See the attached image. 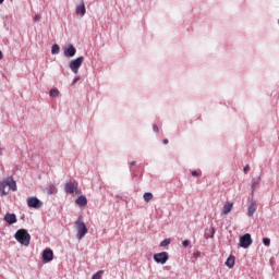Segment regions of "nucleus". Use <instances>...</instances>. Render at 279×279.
<instances>
[{"label": "nucleus", "mask_w": 279, "mask_h": 279, "mask_svg": "<svg viewBox=\"0 0 279 279\" xmlns=\"http://www.w3.org/2000/svg\"><path fill=\"white\" fill-rule=\"evenodd\" d=\"M75 204L77 206H81V208H84V206L88 204V199H86V196L81 195L76 198Z\"/></svg>", "instance_id": "15"}, {"label": "nucleus", "mask_w": 279, "mask_h": 279, "mask_svg": "<svg viewBox=\"0 0 279 279\" xmlns=\"http://www.w3.org/2000/svg\"><path fill=\"white\" fill-rule=\"evenodd\" d=\"M53 193H58V189H56V185H50L48 187V194L53 195Z\"/></svg>", "instance_id": "21"}, {"label": "nucleus", "mask_w": 279, "mask_h": 279, "mask_svg": "<svg viewBox=\"0 0 279 279\" xmlns=\"http://www.w3.org/2000/svg\"><path fill=\"white\" fill-rule=\"evenodd\" d=\"M77 53V50L73 47V45H70L65 50H64V56L66 58H73Z\"/></svg>", "instance_id": "10"}, {"label": "nucleus", "mask_w": 279, "mask_h": 279, "mask_svg": "<svg viewBox=\"0 0 279 279\" xmlns=\"http://www.w3.org/2000/svg\"><path fill=\"white\" fill-rule=\"evenodd\" d=\"M192 175L194 178H199V175H202L199 172H197L196 170L192 171Z\"/></svg>", "instance_id": "24"}, {"label": "nucleus", "mask_w": 279, "mask_h": 279, "mask_svg": "<svg viewBox=\"0 0 279 279\" xmlns=\"http://www.w3.org/2000/svg\"><path fill=\"white\" fill-rule=\"evenodd\" d=\"M189 245H191L189 240L183 241V247H189Z\"/></svg>", "instance_id": "26"}, {"label": "nucleus", "mask_w": 279, "mask_h": 279, "mask_svg": "<svg viewBox=\"0 0 279 279\" xmlns=\"http://www.w3.org/2000/svg\"><path fill=\"white\" fill-rule=\"evenodd\" d=\"M234 263H235V257L234 255H230L227 260H226V265L229 267V269H232L234 267Z\"/></svg>", "instance_id": "16"}, {"label": "nucleus", "mask_w": 279, "mask_h": 279, "mask_svg": "<svg viewBox=\"0 0 279 279\" xmlns=\"http://www.w3.org/2000/svg\"><path fill=\"white\" fill-rule=\"evenodd\" d=\"M153 131L156 132V134H158V132H160V130L158 129V125H156V124L153 125Z\"/></svg>", "instance_id": "25"}, {"label": "nucleus", "mask_w": 279, "mask_h": 279, "mask_svg": "<svg viewBox=\"0 0 279 279\" xmlns=\"http://www.w3.org/2000/svg\"><path fill=\"white\" fill-rule=\"evenodd\" d=\"M153 199H154V194H151L150 192L144 193V201H145L146 203H149V202L153 201Z\"/></svg>", "instance_id": "17"}, {"label": "nucleus", "mask_w": 279, "mask_h": 279, "mask_svg": "<svg viewBox=\"0 0 279 279\" xmlns=\"http://www.w3.org/2000/svg\"><path fill=\"white\" fill-rule=\"evenodd\" d=\"M233 207H234V203L228 202L227 204L223 205L221 215L223 216L230 215V213H232Z\"/></svg>", "instance_id": "9"}, {"label": "nucleus", "mask_w": 279, "mask_h": 279, "mask_svg": "<svg viewBox=\"0 0 279 279\" xmlns=\"http://www.w3.org/2000/svg\"><path fill=\"white\" fill-rule=\"evenodd\" d=\"M247 171H250V165H246V166L244 167V173H247Z\"/></svg>", "instance_id": "29"}, {"label": "nucleus", "mask_w": 279, "mask_h": 279, "mask_svg": "<svg viewBox=\"0 0 279 279\" xmlns=\"http://www.w3.org/2000/svg\"><path fill=\"white\" fill-rule=\"evenodd\" d=\"M0 60H3V52L0 50Z\"/></svg>", "instance_id": "32"}, {"label": "nucleus", "mask_w": 279, "mask_h": 279, "mask_svg": "<svg viewBox=\"0 0 279 279\" xmlns=\"http://www.w3.org/2000/svg\"><path fill=\"white\" fill-rule=\"evenodd\" d=\"M40 19H41L40 14H36L34 17V21L38 22V21H40Z\"/></svg>", "instance_id": "28"}, {"label": "nucleus", "mask_w": 279, "mask_h": 279, "mask_svg": "<svg viewBox=\"0 0 279 279\" xmlns=\"http://www.w3.org/2000/svg\"><path fill=\"white\" fill-rule=\"evenodd\" d=\"M257 209H258V205H256V202H252L247 208L248 217H254V213H256Z\"/></svg>", "instance_id": "12"}, {"label": "nucleus", "mask_w": 279, "mask_h": 279, "mask_svg": "<svg viewBox=\"0 0 279 279\" xmlns=\"http://www.w3.org/2000/svg\"><path fill=\"white\" fill-rule=\"evenodd\" d=\"M10 191H17L16 181H14L12 177H9L0 182V193H2V195H8Z\"/></svg>", "instance_id": "1"}, {"label": "nucleus", "mask_w": 279, "mask_h": 279, "mask_svg": "<svg viewBox=\"0 0 279 279\" xmlns=\"http://www.w3.org/2000/svg\"><path fill=\"white\" fill-rule=\"evenodd\" d=\"M239 245H240V247L247 250V247H250V245H252V235L250 233L242 235L240 238Z\"/></svg>", "instance_id": "6"}, {"label": "nucleus", "mask_w": 279, "mask_h": 279, "mask_svg": "<svg viewBox=\"0 0 279 279\" xmlns=\"http://www.w3.org/2000/svg\"><path fill=\"white\" fill-rule=\"evenodd\" d=\"M102 276H104V270H99L92 276V279H101Z\"/></svg>", "instance_id": "20"}, {"label": "nucleus", "mask_w": 279, "mask_h": 279, "mask_svg": "<svg viewBox=\"0 0 279 279\" xmlns=\"http://www.w3.org/2000/svg\"><path fill=\"white\" fill-rule=\"evenodd\" d=\"M263 243L266 245V247H269V245H271V240L269 238H264Z\"/></svg>", "instance_id": "23"}, {"label": "nucleus", "mask_w": 279, "mask_h": 279, "mask_svg": "<svg viewBox=\"0 0 279 279\" xmlns=\"http://www.w3.org/2000/svg\"><path fill=\"white\" fill-rule=\"evenodd\" d=\"M75 228L77 230L76 236L78 240L84 239V236H86V234H88V228H86V225L81 219H78L75 222Z\"/></svg>", "instance_id": "3"}, {"label": "nucleus", "mask_w": 279, "mask_h": 279, "mask_svg": "<svg viewBox=\"0 0 279 279\" xmlns=\"http://www.w3.org/2000/svg\"><path fill=\"white\" fill-rule=\"evenodd\" d=\"M15 240L17 243H21V245H25V247H27L32 241V235H29L26 229H20L15 233Z\"/></svg>", "instance_id": "2"}, {"label": "nucleus", "mask_w": 279, "mask_h": 279, "mask_svg": "<svg viewBox=\"0 0 279 279\" xmlns=\"http://www.w3.org/2000/svg\"><path fill=\"white\" fill-rule=\"evenodd\" d=\"M154 260H155V263H158L159 265H165L167 263V260H169V253H167V252L156 253L154 255Z\"/></svg>", "instance_id": "5"}, {"label": "nucleus", "mask_w": 279, "mask_h": 279, "mask_svg": "<svg viewBox=\"0 0 279 279\" xmlns=\"http://www.w3.org/2000/svg\"><path fill=\"white\" fill-rule=\"evenodd\" d=\"M4 221L12 226L13 223H16V215L14 214H7L4 216Z\"/></svg>", "instance_id": "14"}, {"label": "nucleus", "mask_w": 279, "mask_h": 279, "mask_svg": "<svg viewBox=\"0 0 279 279\" xmlns=\"http://www.w3.org/2000/svg\"><path fill=\"white\" fill-rule=\"evenodd\" d=\"M132 167H136V161L131 162Z\"/></svg>", "instance_id": "33"}, {"label": "nucleus", "mask_w": 279, "mask_h": 279, "mask_svg": "<svg viewBox=\"0 0 279 279\" xmlns=\"http://www.w3.org/2000/svg\"><path fill=\"white\" fill-rule=\"evenodd\" d=\"M51 53L56 56V53H60V46L58 44H54L51 48Z\"/></svg>", "instance_id": "18"}, {"label": "nucleus", "mask_w": 279, "mask_h": 279, "mask_svg": "<svg viewBox=\"0 0 279 279\" xmlns=\"http://www.w3.org/2000/svg\"><path fill=\"white\" fill-rule=\"evenodd\" d=\"M84 62V57H78L74 60H72L69 64L72 72L75 74L80 73V66H82V63Z\"/></svg>", "instance_id": "4"}, {"label": "nucleus", "mask_w": 279, "mask_h": 279, "mask_svg": "<svg viewBox=\"0 0 279 279\" xmlns=\"http://www.w3.org/2000/svg\"><path fill=\"white\" fill-rule=\"evenodd\" d=\"M64 191L65 193L73 195V193H75V183H73L72 181L65 183Z\"/></svg>", "instance_id": "11"}, {"label": "nucleus", "mask_w": 279, "mask_h": 279, "mask_svg": "<svg viewBox=\"0 0 279 279\" xmlns=\"http://www.w3.org/2000/svg\"><path fill=\"white\" fill-rule=\"evenodd\" d=\"M167 245H171V239H165L160 242V247H167Z\"/></svg>", "instance_id": "19"}, {"label": "nucleus", "mask_w": 279, "mask_h": 279, "mask_svg": "<svg viewBox=\"0 0 279 279\" xmlns=\"http://www.w3.org/2000/svg\"><path fill=\"white\" fill-rule=\"evenodd\" d=\"M258 185V181H255V182H253V184H252V189H253V191H255L256 190V186Z\"/></svg>", "instance_id": "27"}, {"label": "nucleus", "mask_w": 279, "mask_h": 279, "mask_svg": "<svg viewBox=\"0 0 279 279\" xmlns=\"http://www.w3.org/2000/svg\"><path fill=\"white\" fill-rule=\"evenodd\" d=\"M50 97H58V95H60V90H58L57 88H53L49 92Z\"/></svg>", "instance_id": "22"}, {"label": "nucleus", "mask_w": 279, "mask_h": 279, "mask_svg": "<svg viewBox=\"0 0 279 279\" xmlns=\"http://www.w3.org/2000/svg\"><path fill=\"white\" fill-rule=\"evenodd\" d=\"M77 82H80V77H75L72 82V84H77Z\"/></svg>", "instance_id": "30"}, {"label": "nucleus", "mask_w": 279, "mask_h": 279, "mask_svg": "<svg viewBox=\"0 0 279 279\" xmlns=\"http://www.w3.org/2000/svg\"><path fill=\"white\" fill-rule=\"evenodd\" d=\"M27 206L28 208H43V202H40V199H38L37 197L32 196L27 198Z\"/></svg>", "instance_id": "7"}, {"label": "nucleus", "mask_w": 279, "mask_h": 279, "mask_svg": "<svg viewBox=\"0 0 279 279\" xmlns=\"http://www.w3.org/2000/svg\"><path fill=\"white\" fill-rule=\"evenodd\" d=\"M3 1H5V0H0V5H1V3H3Z\"/></svg>", "instance_id": "34"}, {"label": "nucleus", "mask_w": 279, "mask_h": 279, "mask_svg": "<svg viewBox=\"0 0 279 279\" xmlns=\"http://www.w3.org/2000/svg\"><path fill=\"white\" fill-rule=\"evenodd\" d=\"M76 14L84 16L86 14V5L84 4V0H81V4L75 9Z\"/></svg>", "instance_id": "13"}, {"label": "nucleus", "mask_w": 279, "mask_h": 279, "mask_svg": "<svg viewBox=\"0 0 279 279\" xmlns=\"http://www.w3.org/2000/svg\"><path fill=\"white\" fill-rule=\"evenodd\" d=\"M43 260L45 263H51L53 260V251L51 248H46L43 252Z\"/></svg>", "instance_id": "8"}, {"label": "nucleus", "mask_w": 279, "mask_h": 279, "mask_svg": "<svg viewBox=\"0 0 279 279\" xmlns=\"http://www.w3.org/2000/svg\"><path fill=\"white\" fill-rule=\"evenodd\" d=\"M163 145H169V140L165 138L163 140Z\"/></svg>", "instance_id": "31"}]
</instances>
